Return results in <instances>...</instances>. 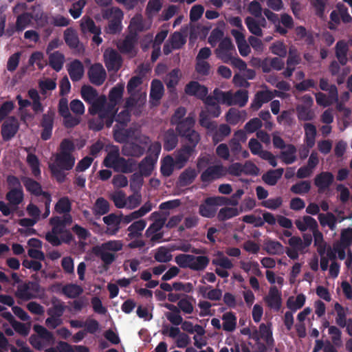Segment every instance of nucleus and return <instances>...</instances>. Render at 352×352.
<instances>
[{"instance_id":"1","label":"nucleus","mask_w":352,"mask_h":352,"mask_svg":"<svg viewBox=\"0 0 352 352\" xmlns=\"http://www.w3.org/2000/svg\"><path fill=\"white\" fill-rule=\"evenodd\" d=\"M103 164L116 172L131 173L136 170L137 162L133 158L125 159L120 157L118 146H113L104 157Z\"/></svg>"},{"instance_id":"2","label":"nucleus","mask_w":352,"mask_h":352,"mask_svg":"<svg viewBox=\"0 0 352 352\" xmlns=\"http://www.w3.org/2000/svg\"><path fill=\"white\" fill-rule=\"evenodd\" d=\"M75 158L72 153H58L55 155L54 162L49 165L52 176L58 183H63L66 179L65 170L72 169Z\"/></svg>"},{"instance_id":"3","label":"nucleus","mask_w":352,"mask_h":352,"mask_svg":"<svg viewBox=\"0 0 352 352\" xmlns=\"http://www.w3.org/2000/svg\"><path fill=\"white\" fill-rule=\"evenodd\" d=\"M33 330L36 334L30 336L29 342L36 350L42 351L45 346L54 344L55 338L53 333L45 327L36 324L33 326Z\"/></svg>"},{"instance_id":"4","label":"nucleus","mask_w":352,"mask_h":352,"mask_svg":"<svg viewBox=\"0 0 352 352\" xmlns=\"http://www.w3.org/2000/svg\"><path fill=\"white\" fill-rule=\"evenodd\" d=\"M102 16L104 19L109 20L108 25L109 32L116 34L121 30V23L123 19V12L119 8L102 9Z\"/></svg>"},{"instance_id":"5","label":"nucleus","mask_w":352,"mask_h":352,"mask_svg":"<svg viewBox=\"0 0 352 352\" xmlns=\"http://www.w3.org/2000/svg\"><path fill=\"white\" fill-rule=\"evenodd\" d=\"M217 98L228 106L238 105L243 107L248 101V92L245 89H239L234 94L231 91H220V97Z\"/></svg>"},{"instance_id":"6","label":"nucleus","mask_w":352,"mask_h":352,"mask_svg":"<svg viewBox=\"0 0 352 352\" xmlns=\"http://www.w3.org/2000/svg\"><path fill=\"white\" fill-rule=\"evenodd\" d=\"M39 291L40 285L38 283L33 281H29L28 283L19 285L15 295L18 298L27 301L36 298V294L38 293Z\"/></svg>"},{"instance_id":"7","label":"nucleus","mask_w":352,"mask_h":352,"mask_svg":"<svg viewBox=\"0 0 352 352\" xmlns=\"http://www.w3.org/2000/svg\"><path fill=\"white\" fill-rule=\"evenodd\" d=\"M235 51V47L229 37L223 38L215 50L217 57L225 63H229L232 58V52Z\"/></svg>"},{"instance_id":"8","label":"nucleus","mask_w":352,"mask_h":352,"mask_svg":"<svg viewBox=\"0 0 352 352\" xmlns=\"http://www.w3.org/2000/svg\"><path fill=\"white\" fill-rule=\"evenodd\" d=\"M217 206H221L218 196L209 197L204 199L199 207V213L206 218H212L216 215Z\"/></svg>"},{"instance_id":"9","label":"nucleus","mask_w":352,"mask_h":352,"mask_svg":"<svg viewBox=\"0 0 352 352\" xmlns=\"http://www.w3.org/2000/svg\"><path fill=\"white\" fill-rule=\"evenodd\" d=\"M227 173V169L222 164H217L208 166L202 172L200 179L204 183H210L220 179Z\"/></svg>"},{"instance_id":"10","label":"nucleus","mask_w":352,"mask_h":352,"mask_svg":"<svg viewBox=\"0 0 352 352\" xmlns=\"http://www.w3.org/2000/svg\"><path fill=\"white\" fill-rule=\"evenodd\" d=\"M55 115L54 110L51 109L43 114L41 120V126L43 128L41 137L43 140H47L52 136Z\"/></svg>"},{"instance_id":"11","label":"nucleus","mask_w":352,"mask_h":352,"mask_svg":"<svg viewBox=\"0 0 352 352\" xmlns=\"http://www.w3.org/2000/svg\"><path fill=\"white\" fill-rule=\"evenodd\" d=\"M87 76L92 84L100 86L105 81L107 73L101 63H94L89 67Z\"/></svg>"},{"instance_id":"12","label":"nucleus","mask_w":352,"mask_h":352,"mask_svg":"<svg viewBox=\"0 0 352 352\" xmlns=\"http://www.w3.org/2000/svg\"><path fill=\"white\" fill-rule=\"evenodd\" d=\"M19 127L18 120L10 116L1 125V133L4 141H9L14 137Z\"/></svg>"},{"instance_id":"13","label":"nucleus","mask_w":352,"mask_h":352,"mask_svg":"<svg viewBox=\"0 0 352 352\" xmlns=\"http://www.w3.org/2000/svg\"><path fill=\"white\" fill-rule=\"evenodd\" d=\"M104 61L109 72H117L122 67V58L115 50L104 53Z\"/></svg>"},{"instance_id":"14","label":"nucleus","mask_w":352,"mask_h":352,"mask_svg":"<svg viewBox=\"0 0 352 352\" xmlns=\"http://www.w3.org/2000/svg\"><path fill=\"white\" fill-rule=\"evenodd\" d=\"M184 91L187 95L195 96L200 100H204L208 94V89L206 86L194 80L186 84Z\"/></svg>"},{"instance_id":"15","label":"nucleus","mask_w":352,"mask_h":352,"mask_svg":"<svg viewBox=\"0 0 352 352\" xmlns=\"http://www.w3.org/2000/svg\"><path fill=\"white\" fill-rule=\"evenodd\" d=\"M138 42V34L136 33L130 32L123 41L118 45V49L122 54H131L135 56L137 52L135 50V45Z\"/></svg>"},{"instance_id":"16","label":"nucleus","mask_w":352,"mask_h":352,"mask_svg":"<svg viewBox=\"0 0 352 352\" xmlns=\"http://www.w3.org/2000/svg\"><path fill=\"white\" fill-rule=\"evenodd\" d=\"M252 338L256 341H258L260 338L265 340L267 345L274 344V339L272 336V331L271 329V324L267 325L265 323H261L259 326V330H255L252 336Z\"/></svg>"},{"instance_id":"17","label":"nucleus","mask_w":352,"mask_h":352,"mask_svg":"<svg viewBox=\"0 0 352 352\" xmlns=\"http://www.w3.org/2000/svg\"><path fill=\"white\" fill-rule=\"evenodd\" d=\"M52 306L47 309L49 316H55L62 318L67 307L65 303L56 296H52L50 299Z\"/></svg>"},{"instance_id":"18","label":"nucleus","mask_w":352,"mask_h":352,"mask_svg":"<svg viewBox=\"0 0 352 352\" xmlns=\"http://www.w3.org/2000/svg\"><path fill=\"white\" fill-rule=\"evenodd\" d=\"M67 72L73 82H78L82 79L85 69L82 62L78 59L72 61L67 67Z\"/></svg>"},{"instance_id":"19","label":"nucleus","mask_w":352,"mask_h":352,"mask_svg":"<svg viewBox=\"0 0 352 352\" xmlns=\"http://www.w3.org/2000/svg\"><path fill=\"white\" fill-rule=\"evenodd\" d=\"M23 184L26 189L32 195L35 196L42 195L43 197H47L45 194H50L47 192L43 191L42 186L38 182L34 180L33 179L28 177H23L21 178Z\"/></svg>"},{"instance_id":"20","label":"nucleus","mask_w":352,"mask_h":352,"mask_svg":"<svg viewBox=\"0 0 352 352\" xmlns=\"http://www.w3.org/2000/svg\"><path fill=\"white\" fill-rule=\"evenodd\" d=\"M194 152L195 151L191 149L190 146H182L176 152L174 159L175 166L179 169L183 168Z\"/></svg>"},{"instance_id":"21","label":"nucleus","mask_w":352,"mask_h":352,"mask_svg":"<svg viewBox=\"0 0 352 352\" xmlns=\"http://www.w3.org/2000/svg\"><path fill=\"white\" fill-rule=\"evenodd\" d=\"M334 176L331 172H322L314 179V184L318 188L319 192L327 189L333 182Z\"/></svg>"},{"instance_id":"22","label":"nucleus","mask_w":352,"mask_h":352,"mask_svg":"<svg viewBox=\"0 0 352 352\" xmlns=\"http://www.w3.org/2000/svg\"><path fill=\"white\" fill-rule=\"evenodd\" d=\"M265 301L270 308L276 311L280 309L282 303L281 294L276 286L270 289L268 295L265 298Z\"/></svg>"},{"instance_id":"23","label":"nucleus","mask_w":352,"mask_h":352,"mask_svg":"<svg viewBox=\"0 0 352 352\" xmlns=\"http://www.w3.org/2000/svg\"><path fill=\"white\" fill-rule=\"evenodd\" d=\"M151 219H153L154 221L149 226L145 232L146 237H150L151 234L159 232L163 228L166 221V218L160 217V212L157 211L153 212L151 214Z\"/></svg>"},{"instance_id":"24","label":"nucleus","mask_w":352,"mask_h":352,"mask_svg":"<svg viewBox=\"0 0 352 352\" xmlns=\"http://www.w3.org/2000/svg\"><path fill=\"white\" fill-rule=\"evenodd\" d=\"M349 52L348 43L344 40L338 41L335 46L336 56L341 65L344 66L348 63L347 54Z\"/></svg>"},{"instance_id":"25","label":"nucleus","mask_w":352,"mask_h":352,"mask_svg":"<svg viewBox=\"0 0 352 352\" xmlns=\"http://www.w3.org/2000/svg\"><path fill=\"white\" fill-rule=\"evenodd\" d=\"M118 104L109 102L108 104L104 105V109H102L99 116L102 119L106 120V126L110 127L114 121L117 113L116 106Z\"/></svg>"},{"instance_id":"26","label":"nucleus","mask_w":352,"mask_h":352,"mask_svg":"<svg viewBox=\"0 0 352 352\" xmlns=\"http://www.w3.org/2000/svg\"><path fill=\"white\" fill-rule=\"evenodd\" d=\"M178 134L173 129H169L165 131L163 136L164 149L166 151H173L178 144Z\"/></svg>"},{"instance_id":"27","label":"nucleus","mask_w":352,"mask_h":352,"mask_svg":"<svg viewBox=\"0 0 352 352\" xmlns=\"http://www.w3.org/2000/svg\"><path fill=\"white\" fill-rule=\"evenodd\" d=\"M6 199L8 201L10 206L14 207L13 210H15L17 206L23 201L24 193L23 188H11L6 195Z\"/></svg>"},{"instance_id":"28","label":"nucleus","mask_w":352,"mask_h":352,"mask_svg":"<svg viewBox=\"0 0 352 352\" xmlns=\"http://www.w3.org/2000/svg\"><path fill=\"white\" fill-rule=\"evenodd\" d=\"M103 221L108 226L107 232L110 234H115L120 229L122 217L114 213H111L103 217Z\"/></svg>"},{"instance_id":"29","label":"nucleus","mask_w":352,"mask_h":352,"mask_svg":"<svg viewBox=\"0 0 352 352\" xmlns=\"http://www.w3.org/2000/svg\"><path fill=\"white\" fill-rule=\"evenodd\" d=\"M195 120L193 116L188 115L183 121H181L174 126H175V131L179 136L184 135L185 133L194 130Z\"/></svg>"},{"instance_id":"30","label":"nucleus","mask_w":352,"mask_h":352,"mask_svg":"<svg viewBox=\"0 0 352 352\" xmlns=\"http://www.w3.org/2000/svg\"><path fill=\"white\" fill-rule=\"evenodd\" d=\"M144 153V148L134 142L125 144L122 149L123 155L127 157H140L142 156Z\"/></svg>"},{"instance_id":"31","label":"nucleus","mask_w":352,"mask_h":352,"mask_svg":"<svg viewBox=\"0 0 352 352\" xmlns=\"http://www.w3.org/2000/svg\"><path fill=\"white\" fill-rule=\"evenodd\" d=\"M284 172L283 168L270 170L262 175V180L269 186H274L281 178Z\"/></svg>"},{"instance_id":"32","label":"nucleus","mask_w":352,"mask_h":352,"mask_svg":"<svg viewBox=\"0 0 352 352\" xmlns=\"http://www.w3.org/2000/svg\"><path fill=\"white\" fill-rule=\"evenodd\" d=\"M146 226V222L144 219H140L134 221L131 223L127 230L129 233L127 234L128 238L129 239H133L135 238H138L142 236V232L145 228Z\"/></svg>"},{"instance_id":"33","label":"nucleus","mask_w":352,"mask_h":352,"mask_svg":"<svg viewBox=\"0 0 352 352\" xmlns=\"http://www.w3.org/2000/svg\"><path fill=\"white\" fill-rule=\"evenodd\" d=\"M295 224L297 228L301 231L305 232L308 228L311 231L318 228V225L315 219L310 216H304L302 220L297 219L295 221Z\"/></svg>"},{"instance_id":"34","label":"nucleus","mask_w":352,"mask_h":352,"mask_svg":"<svg viewBox=\"0 0 352 352\" xmlns=\"http://www.w3.org/2000/svg\"><path fill=\"white\" fill-rule=\"evenodd\" d=\"M156 163L157 162L149 157H145L138 165L139 172L143 175L144 177H149L152 174Z\"/></svg>"},{"instance_id":"35","label":"nucleus","mask_w":352,"mask_h":352,"mask_svg":"<svg viewBox=\"0 0 352 352\" xmlns=\"http://www.w3.org/2000/svg\"><path fill=\"white\" fill-rule=\"evenodd\" d=\"M164 88L162 82L158 79H153L151 85L150 98L159 101L163 96Z\"/></svg>"},{"instance_id":"36","label":"nucleus","mask_w":352,"mask_h":352,"mask_svg":"<svg viewBox=\"0 0 352 352\" xmlns=\"http://www.w3.org/2000/svg\"><path fill=\"white\" fill-rule=\"evenodd\" d=\"M64 60V55L58 51H56L49 55V65L56 72H59L62 69Z\"/></svg>"},{"instance_id":"37","label":"nucleus","mask_w":352,"mask_h":352,"mask_svg":"<svg viewBox=\"0 0 352 352\" xmlns=\"http://www.w3.org/2000/svg\"><path fill=\"white\" fill-rule=\"evenodd\" d=\"M285 151H282L279 157L286 164H292L296 160V148L293 144H287Z\"/></svg>"},{"instance_id":"38","label":"nucleus","mask_w":352,"mask_h":352,"mask_svg":"<svg viewBox=\"0 0 352 352\" xmlns=\"http://www.w3.org/2000/svg\"><path fill=\"white\" fill-rule=\"evenodd\" d=\"M225 23L223 21L219 22L217 28L213 29L208 37V43L212 46H215L219 41L223 39L224 36L223 29Z\"/></svg>"},{"instance_id":"39","label":"nucleus","mask_w":352,"mask_h":352,"mask_svg":"<svg viewBox=\"0 0 352 352\" xmlns=\"http://www.w3.org/2000/svg\"><path fill=\"white\" fill-rule=\"evenodd\" d=\"M180 137L183 138L186 142L183 146H190V148L194 151H195V148L201 140L199 133L195 129Z\"/></svg>"},{"instance_id":"40","label":"nucleus","mask_w":352,"mask_h":352,"mask_svg":"<svg viewBox=\"0 0 352 352\" xmlns=\"http://www.w3.org/2000/svg\"><path fill=\"white\" fill-rule=\"evenodd\" d=\"M197 173L195 168H188L179 177V183L182 186L191 184L195 179Z\"/></svg>"},{"instance_id":"41","label":"nucleus","mask_w":352,"mask_h":352,"mask_svg":"<svg viewBox=\"0 0 352 352\" xmlns=\"http://www.w3.org/2000/svg\"><path fill=\"white\" fill-rule=\"evenodd\" d=\"M175 166L174 159L170 155H166L161 162V174L166 177H170L173 173Z\"/></svg>"},{"instance_id":"42","label":"nucleus","mask_w":352,"mask_h":352,"mask_svg":"<svg viewBox=\"0 0 352 352\" xmlns=\"http://www.w3.org/2000/svg\"><path fill=\"white\" fill-rule=\"evenodd\" d=\"M223 329L228 332H232L235 330L236 327V316L233 312H227L222 316Z\"/></svg>"},{"instance_id":"43","label":"nucleus","mask_w":352,"mask_h":352,"mask_svg":"<svg viewBox=\"0 0 352 352\" xmlns=\"http://www.w3.org/2000/svg\"><path fill=\"white\" fill-rule=\"evenodd\" d=\"M107 102V98L104 95H102L100 96H98L96 99L93 100L90 103V107H89V113L92 115H100L102 109H104V105Z\"/></svg>"},{"instance_id":"44","label":"nucleus","mask_w":352,"mask_h":352,"mask_svg":"<svg viewBox=\"0 0 352 352\" xmlns=\"http://www.w3.org/2000/svg\"><path fill=\"white\" fill-rule=\"evenodd\" d=\"M210 258L207 256H194L192 255V261L191 269L193 271H204L209 265Z\"/></svg>"},{"instance_id":"45","label":"nucleus","mask_w":352,"mask_h":352,"mask_svg":"<svg viewBox=\"0 0 352 352\" xmlns=\"http://www.w3.org/2000/svg\"><path fill=\"white\" fill-rule=\"evenodd\" d=\"M265 250L271 255H280L284 252L283 245L277 241L268 240L265 242Z\"/></svg>"},{"instance_id":"46","label":"nucleus","mask_w":352,"mask_h":352,"mask_svg":"<svg viewBox=\"0 0 352 352\" xmlns=\"http://www.w3.org/2000/svg\"><path fill=\"white\" fill-rule=\"evenodd\" d=\"M244 194V191L243 189H238L230 198L218 196L220 199V202L222 206H236L239 204V200L241 199V196Z\"/></svg>"},{"instance_id":"47","label":"nucleus","mask_w":352,"mask_h":352,"mask_svg":"<svg viewBox=\"0 0 352 352\" xmlns=\"http://www.w3.org/2000/svg\"><path fill=\"white\" fill-rule=\"evenodd\" d=\"M26 161L31 168L32 175L36 178L40 177V162L38 157L35 154L28 153L27 155Z\"/></svg>"},{"instance_id":"48","label":"nucleus","mask_w":352,"mask_h":352,"mask_svg":"<svg viewBox=\"0 0 352 352\" xmlns=\"http://www.w3.org/2000/svg\"><path fill=\"white\" fill-rule=\"evenodd\" d=\"M33 16L30 12H23L17 16L16 21V30L22 32L31 23Z\"/></svg>"},{"instance_id":"49","label":"nucleus","mask_w":352,"mask_h":352,"mask_svg":"<svg viewBox=\"0 0 352 352\" xmlns=\"http://www.w3.org/2000/svg\"><path fill=\"white\" fill-rule=\"evenodd\" d=\"M305 300L306 297L303 294H298L295 300H294L293 297H290L287 301V307L291 311L295 312L304 306Z\"/></svg>"},{"instance_id":"50","label":"nucleus","mask_w":352,"mask_h":352,"mask_svg":"<svg viewBox=\"0 0 352 352\" xmlns=\"http://www.w3.org/2000/svg\"><path fill=\"white\" fill-rule=\"evenodd\" d=\"M65 43L72 49H76L78 46L79 39L74 30L68 28L64 32Z\"/></svg>"},{"instance_id":"51","label":"nucleus","mask_w":352,"mask_h":352,"mask_svg":"<svg viewBox=\"0 0 352 352\" xmlns=\"http://www.w3.org/2000/svg\"><path fill=\"white\" fill-rule=\"evenodd\" d=\"M95 253L97 256H100L107 269L116 259L115 254L110 253L109 251L104 250L101 247L96 250Z\"/></svg>"},{"instance_id":"52","label":"nucleus","mask_w":352,"mask_h":352,"mask_svg":"<svg viewBox=\"0 0 352 352\" xmlns=\"http://www.w3.org/2000/svg\"><path fill=\"white\" fill-rule=\"evenodd\" d=\"M80 94L82 98L88 104L98 96L97 90L90 85H83Z\"/></svg>"},{"instance_id":"53","label":"nucleus","mask_w":352,"mask_h":352,"mask_svg":"<svg viewBox=\"0 0 352 352\" xmlns=\"http://www.w3.org/2000/svg\"><path fill=\"white\" fill-rule=\"evenodd\" d=\"M55 211L58 214L69 213L72 210V203L67 197L60 198L54 206Z\"/></svg>"},{"instance_id":"54","label":"nucleus","mask_w":352,"mask_h":352,"mask_svg":"<svg viewBox=\"0 0 352 352\" xmlns=\"http://www.w3.org/2000/svg\"><path fill=\"white\" fill-rule=\"evenodd\" d=\"M80 27L83 32H88L91 34L101 32L100 28L96 26L94 20L89 17L82 19Z\"/></svg>"},{"instance_id":"55","label":"nucleus","mask_w":352,"mask_h":352,"mask_svg":"<svg viewBox=\"0 0 352 352\" xmlns=\"http://www.w3.org/2000/svg\"><path fill=\"white\" fill-rule=\"evenodd\" d=\"M82 287L76 284H68L62 289V292L66 296L70 298H75L82 293Z\"/></svg>"},{"instance_id":"56","label":"nucleus","mask_w":352,"mask_h":352,"mask_svg":"<svg viewBox=\"0 0 352 352\" xmlns=\"http://www.w3.org/2000/svg\"><path fill=\"white\" fill-rule=\"evenodd\" d=\"M239 212L236 208L225 207L221 208L217 214V219L219 221H225L232 217L239 215Z\"/></svg>"},{"instance_id":"57","label":"nucleus","mask_w":352,"mask_h":352,"mask_svg":"<svg viewBox=\"0 0 352 352\" xmlns=\"http://www.w3.org/2000/svg\"><path fill=\"white\" fill-rule=\"evenodd\" d=\"M246 113L245 111H239L235 108H231L226 113V120L232 125L238 124L242 116H245Z\"/></svg>"},{"instance_id":"58","label":"nucleus","mask_w":352,"mask_h":352,"mask_svg":"<svg viewBox=\"0 0 352 352\" xmlns=\"http://www.w3.org/2000/svg\"><path fill=\"white\" fill-rule=\"evenodd\" d=\"M296 112L299 120L309 121L314 118V113L309 107L304 105H298Z\"/></svg>"},{"instance_id":"59","label":"nucleus","mask_w":352,"mask_h":352,"mask_svg":"<svg viewBox=\"0 0 352 352\" xmlns=\"http://www.w3.org/2000/svg\"><path fill=\"white\" fill-rule=\"evenodd\" d=\"M245 23L247 25L248 30L256 36H262L263 31L260 28V24L255 19L251 16H247L245 19Z\"/></svg>"},{"instance_id":"60","label":"nucleus","mask_w":352,"mask_h":352,"mask_svg":"<svg viewBox=\"0 0 352 352\" xmlns=\"http://www.w3.org/2000/svg\"><path fill=\"white\" fill-rule=\"evenodd\" d=\"M124 91V85L122 84H118L116 86L113 87L109 94V102L118 104L120 99L122 97Z\"/></svg>"},{"instance_id":"61","label":"nucleus","mask_w":352,"mask_h":352,"mask_svg":"<svg viewBox=\"0 0 352 352\" xmlns=\"http://www.w3.org/2000/svg\"><path fill=\"white\" fill-rule=\"evenodd\" d=\"M318 220L321 226H328L331 230H333L336 227V217L331 212H327L326 214H319Z\"/></svg>"},{"instance_id":"62","label":"nucleus","mask_w":352,"mask_h":352,"mask_svg":"<svg viewBox=\"0 0 352 352\" xmlns=\"http://www.w3.org/2000/svg\"><path fill=\"white\" fill-rule=\"evenodd\" d=\"M311 189V184L309 181H300L294 184L290 190L296 195H305Z\"/></svg>"},{"instance_id":"63","label":"nucleus","mask_w":352,"mask_h":352,"mask_svg":"<svg viewBox=\"0 0 352 352\" xmlns=\"http://www.w3.org/2000/svg\"><path fill=\"white\" fill-rule=\"evenodd\" d=\"M129 28H131V32L136 33L142 32L144 30V22L142 16L141 15H135L133 16L129 25Z\"/></svg>"},{"instance_id":"64","label":"nucleus","mask_w":352,"mask_h":352,"mask_svg":"<svg viewBox=\"0 0 352 352\" xmlns=\"http://www.w3.org/2000/svg\"><path fill=\"white\" fill-rule=\"evenodd\" d=\"M172 254L165 247H160L154 255V258L160 263H168L172 259Z\"/></svg>"}]
</instances>
